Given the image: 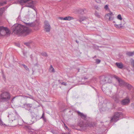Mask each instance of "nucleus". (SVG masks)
<instances>
[{
	"mask_svg": "<svg viewBox=\"0 0 134 134\" xmlns=\"http://www.w3.org/2000/svg\"><path fill=\"white\" fill-rule=\"evenodd\" d=\"M50 68H53V67L52 65H51L50 66Z\"/></svg>",
	"mask_w": 134,
	"mask_h": 134,
	"instance_id": "nucleus-59",
	"label": "nucleus"
},
{
	"mask_svg": "<svg viewBox=\"0 0 134 134\" xmlns=\"http://www.w3.org/2000/svg\"><path fill=\"white\" fill-rule=\"evenodd\" d=\"M59 19H60L62 20H64V18H63L62 17H59Z\"/></svg>",
	"mask_w": 134,
	"mask_h": 134,
	"instance_id": "nucleus-49",
	"label": "nucleus"
},
{
	"mask_svg": "<svg viewBox=\"0 0 134 134\" xmlns=\"http://www.w3.org/2000/svg\"><path fill=\"white\" fill-rule=\"evenodd\" d=\"M44 28L46 32H49L50 31L51 27L49 22L47 21H45L44 22Z\"/></svg>",
	"mask_w": 134,
	"mask_h": 134,
	"instance_id": "nucleus-7",
	"label": "nucleus"
},
{
	"mask_svg": "<svg viewBox=\"0 0 134 134\" xmlns=\"http://www.w3.org/2000/svg\"><path fill=\"white\" fill-rule=\"evenodd\" d=\"M88 125V126L90 127H93V125L92 124V122L89 123Z\"/></svg>",
	"mask_w": 134,
	"mask_h": 134,
	"instance_id": "nucleus-37",
	"label": "nucleus"
},
{
	"mask_svg": "<svg viewBox=\"0 0 134 134\" xmlns=\"http://www.w3.org/2000/svg\"><path fill=\"white\" fill-rule=\"evenodd\" d=\"M7 2L6 1H3L2 2H0V6H2L6 4Z\"/></svg>",
	"mask_w": 134,
	"mask_h": 134,
	"instance_id": "nucleus-22",
	"label": "nucleus"
},
{
	"mask_svg": "<svg viewBox=\"0 0 134 134\" xmlns=\"http://www.w3.org/2000/svg\"><path fill=\"white\" fill-rule=\"evenodd\" d=\"M24 128L26 129H31V127L30 126H24Z\"/></svg>",
	"mask_w": 134,
	"mask_h": 134,
	"instance_id": "nucleus-31",
	"label": "nucleus"
},
{
	"mask_svg": "<svg viewBox=\"0 0 134 134\" xmlns=\"http://www.w3.org/2000/svg\"><path fill=\"white\" fill-rule=\"evenodd\" d=\"M62 134H64V133H62ZM68 134H70V133H69Z\"/></svg>",
	"mask_w": 134,
	"mask_h": 134,
	"instance_id": "nucleus-63",
	"label": "nucleus"
},
{
	"mask_svg": "<svg viewBox=\"0 0 134 134\" xmlns=\"http://www.w3.org/2000/svg\"><path fill=\"white\" fill-rule=\"evenodd\" d=\"M27 94L29 96V98H30V99H34V97H33L32 96L28 94Z\"/></svg>",
	"mask_w": 134,
	"mask_h": 134,
	"instance_id": "nucleus-36",
	"label": "nucleus"
},
{
	"mask_svg": "<svg viewBox=\"0 0 134 134\" xmlns=\"http://www.w3.org/2000/svg\"><path fill=\"white\" fill-rule=\"evenodd\" d=\"M74 19V18L73 17L70 16H68L64 18V20H73Z\"/></svg>",
	"mask_w": 134,
	"mask_h": 134,
	"instance_id": "nucleus-18",
	"label": "nucleus"
},
{
	"mask_svg": "<svg viewBox=\"0 0 134 134\" xmlns=\"http://www.w3.org/2000/svg\"><path fill=\"white\" fill-rule=\"evenodd\" d=\"M45 117L44 116V112H43L42 116L41 117H40V119L43 118H44Z\"/></svg>",
	"mask_w": 134,
	"mask_h": 134,
	"instance_id": "nucleus-38",
	"label": "nucleus"
},
{
	"mask_svg": "<svg viewBox=\"0 0 134 134\" xmlns=\"http://www.w3.org/2000/svg\"><path fill=\"white\" fill-rule=\"evenodd\" d=\"M94 7L95 9H96L98 10L99 9V7L96 5H94Z\"/></svg>",
	"mask_w": 134,
	"mask_h": 134,
	"instance_id": "nucleus-33",
	"label": "nucleus"
},
{
	"mask_svg": "<svg viewBox=\"0 0 134 134\" xmlns=\"http://www.w3.org/2000/svg\"><path fill=\"white\" fill-rule=\"evenodd\" d=\"M109 13L110 14V15H111L113 14V13L112 12H111L110 13Z\"/></svg>",
	"mask_w": 134,
	"mask_h": 134,
	"instance_id": "nucleus-57",
	"label": "nucleus"
},
{
	"mask_svg": "<svg viewBox=\"0 0 134 134\" xmlns=\"http://www.w3.org/2000/svg\"><path fill=\"white\" fill-rule=\"evenodd\" d=\"M100 83L101 84L104 85L105 83L111 82V80L108 77L105 76H102L100 77Z\"/></svg>",
	"mask_w": 134,
	"mask_h": 134,
	"instance_id": "nucleus-5",
	"label": "nucleus"
},
{
	"mask_svg": "<svg viewBox=\"0 0 134 134\" xmlns=\"http://www.w3.org/2000/svg\"><path fill=\"white\" fill-rule=\"evenodd\" d=\"M125 86L129 90H131L132 88V87L131 85L127 83H126Z\"/></svg>",
	"mask_w": 134,
	"mask_h": 134,
	"instance_id": "nucleus-19",
	"label": "nucleus"
},
{
	"mask_svg": "<svg viewBox=\"0 0 134 134\" xmlns=\"http://www.w3.org/2000/svg\"><path fill=\"white\" fill-rule=\"evenodd\" d=\"M113 77L114 78H115L117 81L119 79H120V78L119 77H118L117 76L115 75H114L113 76Z\"/></svg>",
	"mask_w": 134,
	"mask_h": 134,
	"instance_id": "nucleus-32",
	"label": "nucleus"
},
{
	"mask_svg": "<svg viewBox=\"0 0 134 134\" xmlns=\"http://www.w3.org/2000/svg\"><path fill=\"white\" fill-rule=\"evenodd\" d=\"M10 33V31L7 27L0 26V35L1 36H9Z\"/></svg>",
	"mask_w": 134,
	"mask_h": 134,
	"instance_id": "nucleus-3",
	"label": "nucleus"
},
{
	"mask_svg": "<svg viewBox=\"0 0 134 134\" xmlns=\"http://www.w3.org/2000/svg\"><path fill=\"white\" fill-rule=\"evenodd\" d=\"M77 113L78 115L81 118H86V116L84 115L82 113H81L79 111H77Z\"/></svg>",
	"mask_w": 134,
	"mask_h": 134,
	"instance_id": "nucleus-17",
	"label": "nucleus"
},
{
	"mask_svg": "<svg viewBox=\"0 0 134 134\" xmlns=\"http://www.w3.org/2000/svg\"><path fill=\"white\" fill-rule=\"evenodd\" d=\"M25 25L27 26L34 27L35 25V24H33L32 23H26L24 22Z\"/></svg>",
	"mask_w": 134,
	"mask_h": 134,
	"instance_id": "nucleus-15",
	"label": "nucleus"
},
{
	"mask_svg": "<svg viewBox=\"0 0 134 134\" xmlns=\"http://www.w3.org/2000/svg\"><path fill=\"white\" fill-rule=\"evenodd\" d=\"M106 15H107V16H108L109 17V16H110V14L108 13L107 14H106Z\"/></svg>",
	"mask_w": 134,
	"mask_h": 134,
	"instance_id": "nucleus-50",
	"label": "nucleus"
},
{
	"mask_svg": "<svg viewBox=\"0 0 134 134\" xmlns=\"http://www.w3.org/2000/svg\"><path fill=\"white\" fill-rule=\"evenodd\" d=\"M121 24H114L115 26L117 28L120 29L121 27H122V26L121 25Z\"/></svg>",
	"mask_w": 134,
	"mask_h": 134,
	"instance_id": "nucleus-21",
	"label": "nucleus"
},
{
	"mask_svg": "<svg viewBox=\"0 0 134 134\" xmlns=\"http://www.w3.org/2000/svg\"><path fill=\"white\" fill-rule=\"evenodd\" d=\"M23 97H26L27 98H29V96H23Z\"/></svg>",
	"mask_w": 134,
	"mask_h": 134,
	"instance_id": "nucleus-54",
	"label": "nucleus"
},
{
	"mask_svg": "<svg viewBox=\"0 0 134 134\" xmlns=\"http://www.w3.org/2000/svg\"><path fill=\"white\" fill-rule=\"evenodd\" d=\"M68 129V130L69 132L70 131H71V130L70 129H69V128H68V129Z\"/></svg>",
	"mask_w": 134,
	"mask_h": 134,
	"instance_id": "nucleus-55",
	"label": "nucleus"
},
{
	"mask_svg": "<svg viewBox=\"0 0 134 134\" xmlns=\"http://www.w3.org/2000/svg\"><path fill=\"white\" fill-rule=\"evenodd\" d=\"M32 71H33V72L32 73V74H33L34 72V70H33V69H32Z\"/></svg>",
	"mask_w": 134,
	"mask_h": 134,
	"instance_id": "nucleus-61",
	"label": "nucleus"
},
{
	"mask_svg": "<svg viewBox=\"0 0 134 134\" xmlns=\"http://www.w3.org/2000/svg\"><path fill=\"white\" fill-rule=\"evenodd\" d=\"M2 77L3 79L5 81L6 80L5 76L4 74H2Z\"/></svg>",
	"mask_w": 134,
	"mask_h": 134,
	"instance_id": "nucleus-39",
	"label": "nucleus"
},
{
	"mask_svg": "<svg viewBox=\"0 0 134 134\" xmlns=\"http://www.w3.org/2000/svg\"><path fill=\"white\" fill-rule=\"evenodd\" d=\"M118 81L119 82V85L120 86H125L126 83V82L120 79H118Z\"/></svg>",
	"mask_w": 134,
	"mask_h": 134,
	"instance_id": "nucleus-11",
	"label": "nucleus"
},
{
	"mask_svg": "<svg viewBox=\"0 0 134 134\" xmlns=\"http://www.w3.org/2000/svg\"><path fill=\"white\" fill-rule=\"evenodd\" d=\"M27 110H29L31 113V114L32 113V110L30 108H29L28 109H27Z\"/></svg>",
	"mask_w": 134,
	"mask_h": 134,
	"instance_id": "nucleus-45",
	"label": "nucleus"
},
{
	"mask_svg": "<svg viewBox=\"0 0 134 134\" xmlns=\"http://www.w3.org/2000/svg\"><path fill=\"white\" fill-rule=\"evenodd\" d=\"M122 114L121 112H117L115 113L113 117L111 118L110 121H117L119 120V118H122Z\"/></svg>",
	"mask_w": 134,
	"mask_h": 134,
	"instance_id": "nucleus-4",
	"label": "nucleus"
},
{
	"mask_svg": "<svg viewBox=\"0 0 134 134\" xmlns=\"http://www.w3.org/2000/svg\"><path fill=\"white\" fill-rule=\"evenodd\" d=\"M31 114V119L34 118L36 117V116H38V115H37L33 113H32Z\"/></svg>",
	"mask_w": 134,
	"mask_h": 134,
	"instance_id": "nucleus-27",
	"label": "nucleus"
},
{
	"mask_svg": "<svg viewBox=\"0 0 134 134\" xmlns=\"http://www.w3.org/2000/svg\"><path fill=\"white\" fill-rule=\"evenodd\" d=\"M23 53L25 57H26L27 56H26V54L27 53L26 52H24V51H23Z\"/></svg>",
	"mask_w": 134,
	"mask_h": 134,
	"instance_id": "nucleus-40",
	"label": "nucleus"
},
{
	"mask_svg": "<svg viewBox=\"0 0 134 134\" xmlns=\"http://www.w3.org/2000/svg\"><path fill=\"white\" fill-rule=\"evenodd\" d=\"M104 86L105 85H103L102 87V89L103 92L105 93H106L108 92V88L107 87L105 88Z\"/></svg>",
	"mask_w": 134,
	"mask_h": 134,
	"instance_id": "nucleus-16",
	"label": "nucleus"
},
{
	"mask_svg": "<svg viewBox=\"0 0 134 134\" xmlns=\"http://www.w3.org/2000/svg\"><path fill=\"white\" fill-rule=\"evenodd\" d=\"M101 60L99 59H97L96 60V63L97 64H98L100 62Z\"/></svg>",
	"mask_w": 134,
	"mask_h": 134,
	"instance_id": "nucleus-29",
	"label": "nucleus"
},
{
	"mask_svg": "<svg viewBox=\"0 0 134 134\" xmlns=\"http://www.w3.org/2000/svg\"><path fill=\"white\" fill-rule=\"evenodd\" d=\"M15 45L16 46H17L18 47H19L20 45L19 43H15Z\"/></svg>",
	"mask_w": 134,
	"mask_h": 134,
	"instance_id": "nucleus-42",
	"label": "nucleus"
},
{
	"mask_svg": "<svg viewBox=\"0 0 134 134\" xmlns=\"http://www.w3.org/2000/svg\"><path fill=\"white\" fill-rule=\"evenodd\" d=\"M61 85H64V86H66L67 84L64 82H63L61 83Z\"/></svg>",
	"mask_w": 134,
	"mask_h": 134,
	"instance_id": "nucleus-43",
	"label": "nucleus"
},
{
	"mask_svg": "<svg viewBox=\"0 0 134 134\" xmlns=\"http://www.w3.org/2000/svg\"><path fill=\"white\" fill-rule=\"evenodd\" d=\"M113 23H115V21H113Z\"/></svg>",
	"mask_w": 134,
	"mask_h": 134,
	"instance_id": "nucleus-64",
	"label": "nucleus"
},
{
	"mask_svg": "<svg viewBox=\"0 0 134 134\" xmlns=\"http://www.w3.org/2000/svg\"><path fill=\"white\" fill-rule=\"evenodd\" d=\"M10 95L9 93L4 92L0 95V102H7L10 99Z\"/></svg>",
	"mask_w": 134,
	"mask_h": 134,
	"instance_id": "nucleus-2",
	"label": "nucleus"
},
{
	"mask_svg": "<svg viewBox=\"0 0 134 134\" xmlns=\"http://www.w3.org/2000/svg\"><path fill=\"white\" fill-rule=\"evenodd\" d=\"M96 58V55H95L94 57V58Z\"/></svg>",
	"mask_w": 134,
	"mask_h": 134,
	"instance_id": "nucleus-62",
	"label": "nucleus"
},
{
	"mask_svg": "<svg viewBox=\"0 0 134 134\" xmlns=\"http://www.w3.org/2000/svg\"><path fill=\"white\" fill-rule=\"evenodd\" d=\"M113 18L111 17V16H109V20L110 21L113 20Z\"/></svg>",
	"mask_w": 134,
	"mask_h": 134,
	"instance_id": "nucleus-46",
	"label": "nucleus"
},
{
	"mask_svg": "<svg viewBox=\"0 0 134 134\" xmlns=\"http://www.w3.org/2000/svg\"><path fill=\"white\" fill-rule=\"evenodd\" d=\"M75 41H76V42L78 44V43H79V41H77V40H76Z\"/></svg>",
	"mask_w": 134,
	"mask_h": 134,
	"instance_id": "nucleus-56",
	"label": "nucleus"
},
{
	"mask_svg": "<svg viewBox=\"0 0 134 134\" xmlns=\"http://www.w3.org/2000/svg\"><path fill=\"white\" fill-rule=\"evenodd\" d=\"M84 20V19H80V20H78V21L80 22H81L82 21H83Z\"/></svg>",
	"mask_w": 134,
	"mask_h": 134,
	"instance_id": "nucleus-48",
	"label": "nucleus"
},
{
	"mask_svg": "<svg viewBox=\"0 0 134 134\" xmlns=\"http://www.w3.org/2000/svg\"><path fill=\"white\" fill-rule=\"evenodd\" d=\"M40 119V117L39 116H36V117L34 118H33L32 119H31V121L32 123H30V124H31L34 123L36 122L37 120H39Z\"/></svg>",
	"mask_w": 134,
	"mask_h": 134,
	"instance_id": "nucleus-10",
	"label": "nucleus"
},
{
	"mask_svg": "<svg viewBox=\"0 0 134 134\" xmlns=\"http://www.w3.org/2000/svg\"><path fill=\"white\" fill-rule=\"evenodd\" d=\"M24 105L25 106L29 107H32V104H26V103L24 104Z\"/></svg>",
	"mask_w": 134,
	"mask_h": 134,
	"instance_id": "nucleus-25",
	"label": "nucleus"
},
{
	"mask_svg": "<svg viewBox=\"0 0 134 134\" xmlns=\"http://www.w3.org/2000/svg\"><path fill=\"white\" fill-rule=\"evenodd\" d=\"M126 54L129 56H132L134 54V52H128L126 53Z\"/></svg>",
	"mask_w": 134,
	"mask_h": 134,
	"instance_id": "nucleus-20",
	"label": "nucleus"
},
{
	"mask_svg": "<svg viewBox=\"0 0 134 134\" xmlns=\"http://www.w3.org/2000/svg\"><path fill=\"white\" fill-rule=\"evenodd\" d=\"M64 126L67 129H68V127H67V126L65 125V124H64Z\"/></svg>",
	"mask_w": 134,
	"mask_h": 134,
	"instance_id": "nucleus-51",
	"label": "nucleus"
},
{
	"mask_svg": "<svg viewBox=\"0 0 134 134\" xmlns=\"http://www.w3.org/2000/svg\"><path fill=\"white\" fill-rule=\"evenodd\" d=\"M33 56L32 54H31L30 55V58H31V60L32 61L33 60Z\"/></svg>",
	"mask_w": 134,
	"mask_h": 134,
	"instance_id": "nucleus-47",
	"label": "nucleus"
},
{
	"mask_svg": "<svg viewBox=\"0 0 134 134\" xmlns=\"http://www.w3.org/2000/svg\"><path fill=\"white\" fill-rule=\"evenodd\" d=\"M95 15L97 16L99 18L100 17V15H99V13H98L97 12H96V13H95Z\"/></svg>",
	"mask_w": 134,
	"mask_h": 134,
	"instance_id": "nucleus-34",
	"label": "nucleus"
},
{
	"mask_svg": "<svg viewBox=\"0 0 134 134\" xmlns=\"http://www.w3.org/2000/svg\"><path fill=\"white\" fill-rule=\"evenodd\" d=\"M117 18L118 19L120 20H121L122 19V18L121 16V15L120 14H119L117 16Z\"/></svg>",
	"mask_w": 134,
	"mask_h": 134,
	"instance_id": "nucleus-26",
	"label": "nucleus"
},
{
	"mask_svg": "<svg viewBox=\"0 0 134 134\" xmlns=\"http://www.w3.org/2000/svg\"><path fill=\"white\" fill-rule=\"evenodd\" d=\"M75 128L76 130L79 131H81L82 129H85V126L83 122L82 121H81L79 123L77 126L75 127Z\"/></svg>",
	"mask_w": 134,
	"mask_h": 134,
	"instance_id": "nucleus-6",
	"label": "nucleus"
},
{
	"mask_svg": "<svg viewBox=\"0 0 134 134\" xmlns=\"http://www.w3.org/2000/svg\"><path fill=\"white\" fill-rule=\"evenodd\" d=\"M37 65V63H36V64H34V66H36V65Z\"/></svg>",
	"mask_w": 134,
	"mask_h": 134,
	"instance_id": "nucleus-60",
	"label": "nucleus"
},
{
	"mask_svg": "<svg viewBox=\"0 0 134 134\" xmlns=\"http://www.w3.org/2000/svg\"><path fill=\"white\" fill-rule=\"evenodd\" d=\"M108 6L109 5L108 4L104 6V9H105L106 10H108L109 9Z\"/></svg>",
	"mask_w": 134,
	"mask_h": 134,
	"instance_id": "nucleus-35",
	"label": "nucleus"
},
{
	"mask_svg": "<svg viewBox=\"0 0 134 134\" xmlns=\"http://www.w3.org/2000/svg\"><path fill=\"white\" fill-rule=\"evenodd\" d=\"M52 71L53 72H54L55 71H54V68H52Z\"/></svg>",
	"mask_w": 134,
	"mask_h": 134,
	"instance_id": "nucleus-52",
	"label": "nucleus"
},
{
	"mask_svg": "<svg viewBox=\"0 0 134 134\" xmlns=\"http://www.w3.org/2000/svg\"><path fill=\"white\" fill-rule=\"evenodd\" d=\"M41 54L42 56L44 57H47L48 56L47 54L45 52H42L41 53Z\"/></svg>",
	"mask_w": 134,
	"mask_h": 134,
	"instance_id": "nucleus-24",
	"label": "nucleus"
},
{
	"mask_svg": "<svg viewBox=\"0 0 134 134\" xmlns=\"http://www.w3.org/2000/svg\"><path fill=\"white\" fill-rule=\"evenodd\" d=\"M24 44L25 45H26L28 47L30 46L31 45V43L30 42L25 43H24Z\"/></svg>",
	"mask_w": 134,
	"mask_h": 134,
	"instance_id": "nucleus-30",
	"label": "nucleus"
},
{
	"mask_svg": "<svg viewBox=\"0 0 134 134\" xmlns=\"http://www.w3.org/2000/svg\"><path fill=\"white\" fill-rule=\"evenodd\" d=\"M113 98L114 101L116 103H118L119 102V97L117 94L114 96L113 97Z\"/></svg>",
	"mask_w": 134,
	"mask_h": 134,
	"instance_id": "nucleus-14",
	"label": "nucleus"
},
{
	"mask_svg": "<svg viewBox=\"0 0 134 134\" xmlns=\"http://www.w3.org/2000/svg\"><path fill=\"white\" fill-rule=\"evenodd\" d=\"M130 102V100L129 99H125L121 100V104L122 105H126L128 104Z\"/></svg>",
	"mask_w": 134,
	"mask_h": 134,
	"instance_id": "nucleus-8",
	"label": "nucleus"
},
{
	"mask_svg": "<svg viewBox=\"0 0 134 134\" xmlns=\"http://www.w3.org/2000/svg\"><path fill=\"white\" fill-rule=\"evenodd\" d=\"M4 9V7L0 8V15L1 16L3 14V10Z\"/></svg>",
	"mask_w": 134,
	"mask_h": 134,
	"instance_id": "nucleus-23",
	"label": "nucleus"
},
{
	"mask_svg": "<svg viewBox=\"0 0 134 134\" xmlns=\"http://www.w3.org/2000/svg\"><path fill=\"white\" fill-rule=\"evenodd\" d=\"M34 2L32 1L30 3H28L26 4V6L32 8L34 10H35L36 8L33 5Z\"/></svg>",
	"mask_w": 134,
	"mask_h": 134,
	"instance_id": "nucleus-9",
	"label": "nucleus"
},
{
	"mask_svg": "<svg viewBox=\"0 0 134 134\" xmlns=\"http://www.w3.org/2000/svg\"><path fill=\"white\" fill-rule=\"evenodd\" d=\"M42 119H43L44 122H46L47 121V119L45 117L43 118Z\"/></svg>",
	"mask_w": 134,
	"mask_h": 134,
	"instance_id": "nucleus-44",
	"label": "nucleus"
},
{
	"mask_svg": "<svg viewBox=\"0 0 134 134\" xmlns=\"http://www.w3.org/2000/svg\"><path fill=\"white\" fill-rule=\"evenodd\" d=\"M84 79H87V78L86 77H84Z\"/></svg>",
	"mask_w": 134,
	"mask_h": 134,
	"instance_id": "nucleus-58",
	"label": "nucleus"
},
{
	"mask_svg": "<svg viewBox=\"0 0 134 134\" xmlns=\"http://www.w3.org/2000/svg\"><path fill=\"white\" fill-rule=\"evenodd\" d=\"M97 3H100L101 2L100 0H94Z\"/></svg>",
	"mask_w": 134,
	"mask_h": 134,
	"instance_id": "nucleus-41",
	"label": "nucleus"
},
{
	"mask_svg": "<svg viewBox=\"0 0 134 134\" xmlns=\"http://www.w3.org/2000/svg\"><path fill=\"white\" fill-rule=\"evenodd\" d=\"M22 65L24 66V68L26 70L28 71H29V68L27 67L24 64H22Z\"/></svg>",
	"mask_w": 134,
	"mask_h": 134,
	"instance_id": "nucleus-28",
	"label": "nucleus"
},
{
	"mask_svg": "<svg viewBox=\"0 0 134 134\" xmlns=\"http://www.w3.org/2000/svg\"><path fill=\"white\" fill-rule=\"evenodd\" d=\"M15 97H14L12 99V100H11V102H13V100L15 98Z\"/></svg>",
	"mask_w": 134,
	"mask_h": 134,
	"instance_id": "nucleus-53",
	"label": "nucleus"
},
{
	"mask_svg": "<svg viewBox=\"0 0 134 134\" xmlns=\"http://www.w3.org/2000/svg\"><path fill=\"white\" fill-rule=\"evenodd\" d=\"M86 9H80L78 10V13L80 14H83L86 13Z\"/></svg>",
	"mask_w": 134,
	"mask_h": 134,
	"instance_id": "nucleus-13",
	"label": "nucleus"
},
{
	"mask_svg": "<svg viewBox=\"0 0 134 134\" xmlns=\"http://www.w3.org/2000/svg\"><path fill=\"white\" fill-rule=\"evenodd\" d=\"M14 31L18 34L23 35H28L30 32L28 27L20 24H18L15 26Z\"/></svg>",
	"mask_w": 134,
	"mask_h": 134,
	"instance_id": "nucleus-1",
	"label": "nucleus"
},
{
	"mask_svg": "<svg viewBox=\"0 0 134 134\" xmlns=\"http://www.w3.org/2000/svg\"><path fill=\"white\" fill-rule=\"evenodd\" d=\"M115 65L118 68L120 69H122L124 67L123 65L121 63L116 62Z\"/></svg>",
	"mask_w": 134,
	"mask_h": 134,
	"instance_id": "nucleus-12",
	"label": "nucleus"
}]
</instances>
